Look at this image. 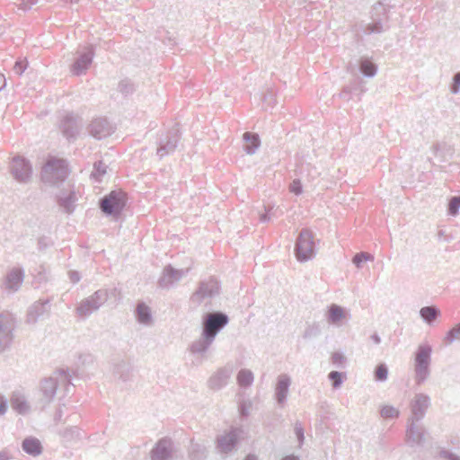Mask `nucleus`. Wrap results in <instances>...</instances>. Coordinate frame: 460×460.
Wrapping results in <instances>:
<instances>
[{"instance_id": "nucleus-22", "label": "nucleus", "mask_w": 460, "mask_h": 460, "mask_svg": "<svg viewBox=\"0 0 460 460\" xmlns=\"http://www.w3.org/2000/svg\"><path fill=\"white\" fill-rule=\"evenodd\" d=\"M88 130L91 136L97 139H102L110 136L113 128L107 119L98 118L91 122Z\"/></svg>"}, {"instance_id": "nucleus-28", "label": "nucleus", "mask_w": 460, "mask_h": 460, "mask_svg": "<svg viewBox=\"0 0 460 460\" xmlns=\"http://www.w3.org/2000/svg\"><path fill=\"white\" fill-rule=\"evenodd\" d=\"M11 407L19 414H26L30 410V405L24 397L19 392L13 393L10 399Z\"/></svg>"}, {"instance_id": "nucleus-47", "label": "nucleus", "mask_w": 460, "mask_h": 460, "mask_svg": "<svg viewBox=\"0 0 460 460\" xmlns=\"http://www.w3.org/2000/svg\"><path fill=\"white\" fill-rule=\"evenodd\" d=\"M119 90L125 95L133 93V84L128 80H122L119 84Z\"/></svg>"}, {"instance_id": "nucleus-4", "label": "nucleus", "mask_w": 460, "mask_h": 460, "mask_svg": "<svg viewBox=\"0 0 460 460\" xmlns=\"http://www.w3.org/2000/svg\"><path fill=\"white\" fill-rule=\"evenodd\" d=\"M432 347L420 344L414 353V382L421 385L430 376Z\"/></svg>"}, {"instance_id": "nucleus-14", "label": "nucleus", "mask_w": 460, "mask_h": 460, "mask_svg": "<svg viewBox=\"0 0 460 460\" xmlns=\"http://www.w3.org/2000/svg\"><path fill=\"white\" fill-rule=\"evenodd\" d=\"M24 277L25 273L22 268L14 267L11 269L4 279L2 288L8 294L16 293L21 288Z\"/></svg>"}, {"instance_id": "nucleus-52", "label": "nucleus", "mask_w": 460, "mask_h": 460, "mask_svg": "<svg viewBox=\"0 0 460 460\" xmlns=\"http://www.w3.org/2000/svg\"><path fill=\"white\" fill-rule=\"evenodd\" d=\"M273 207H265V213L261 214L260 216V220L261 222L262 223H266V222H269L270 220V217L273 214Z\"/></svg>"}, {"instance_id": "nucleus-51", "label": "nucleus", "mask_w": 460, "mask_h": 460, "mask_svg": "<svg viewBox=\"0 0 460 460\" xmlns=\"http://www.w3.org/2000/svg\"><path fill=\"white\" fill-rule=\"evenodd\" d=\"M294 429H295V434L297 438V440L299 441L300 444H302L305 439L304 428L302 427V425L299 422H296L295 424Z\"/></svg>"}, {"instance_id": "nucleus-46", "label": "nucleus", "mask_w": 460, "mask_h": 460, "mask_svg": "<svg viewBox=\"0 0 460 460\" xmlns=\"http://www.w3.org/2000/svg\"><path fill=\"white\" fill-rule=\"evenodd\" d=\"M332 363L336 366L337 367H343L344 364L346 362L345 356L339 351L333 352L332 354Z\"/></svg>"}, {"instance_id": "nucleus-37", "label": "nucleus", "mask_w": 460, "mask_h": 460, "mask_svg": "<svg viewBox=\"0 0 460 460\" xmlns=\"http://www.w3.org/2000/svg\"><path fill=\"white\" fill-rule=\"evenodd\" d=\"M189 453L192 460H200L206 456V447L203 444L191 440Z\"/></svg>"}, {"instance_id": "nucleus-32", "label": "nucleus", "mask_w": 460, "mask_h": 460, "mask_svg": "<svg viewBox=\"0 0 460 460\" xmlns=\"http://www.w3.org/2000/svg\"><path fill=\"white\" fill-rule=\"evenodd\" d=\"M135 315L138 323L149 325L152 323V314L150 308L144 303L139 302L135 310Z\"/></svg>"}, {"instance_id": "nucleus-55", "label": "nucleus", "mask_w": 460, "mask_h": 460, "mask_svg": "<svg viewBox=\"0 0 460 460\" xmlns=\"http://www.w3.org/2000/svg\"><path fill=\"white\" fill-rule=\"evenodd\" d=\"M319 333V328L318 326H310L305 331L304 337L309 338L313 335H317Z\"/></svg>"}, {"instance_id": "nucleus-11", "label": "nucleus", "mask_w": 460, "mask_h": 460, "mask_svg": "<svg viewBox=\"0 0 460 460\" xmlns=\"http://www.w3.org/2000/svg\"><path fill=\"white\" fill-rule=\"evenodd\" d=\"M431 405L430 397L423 393L415 394L410 402V410L411 416L409 420L420 421L426 415V412Z\"/></svg>"}, {"instance_id": "nucleus-36", "label": "nucleus", "mask_w": 460, "mask_h": 460, "mask_svg": "<svg viewBox=\"0 0 460 460\" xmlns=\"http://www.w3.org/2000/svg\"><path fill=\"white\" fill-rule=\"evenodd\" d=\"M254 380L253 373L246 368L241 369L237 374V383L242 387H249Z\"/></svg>"}, {"instance_id": "nucleus-6", "label": "nucleus", "mask_w": 460, "mask_h": 460, "mask_svg": "<svg viewBox=\"0 0 460 460\" xmlns=\"http://www.w3.org/2000/svg\"><path fill=\"white\" fill-rule=\"evenodd\" d=\"M127 194L122 190H112L99 200V208L107 217L118 218L127 204Z\"/></svg>"}, {"instance_id": "nucleus-31", "label": "nucleus", "mask_w": 460, "mask_h": 460, "mask_svg": "<svg viewBox=\"0 0 460 460\" xmlns=\"http://www.w3.org/2000/svg\"><path fill=\"white\" fill-rule=\"evenodd\" d=\"M243 139L245 142L243 150L246 152V154H255L261 145L259 135L256 133L245 132L243 135Z\"/></svg>"}, {"instance_id": "nucleus-40", "label": "nucleus", "mask_w": 460, "mask_h": 460, "mask_svg": "<svg viewBox=\"0 0 460 460\" xmlns=\"http://www.w3.org/2000/svg\"><path fill=\"white\" fill-rule=\"evenodd\" d=\"M388 376V367L385 363H379L374 371L375 380L377 382H384Z\"/></svg>"}, {"instance_id": "nucleus-48", "label": "nucleus", "mask_w": 460, "mask_h": 460, "mask_svg": "<svg viewBox=\"0 0 460 460\" xmlns=\"http://www.w3.org/2000/svg\"><path fill=\"white\" fill-rule=\"evenodd\" d=\"M289 190L295 195H300L303 192L302 182L299 179H295L289 185Z\"/></svg>"}, {"instance_id": "nucleus-62", "label": "nucleus", "mask_w": 460, "mask_h": 460, "mask_svg": "<svg viewBox=\"0 0 460 460\" xmlns=\"http://www.w3.org/2000/svg\"><path fill=\"white\" fill-rule=\"evenodd\" d=\"M61 416H62V411H61V410H58V411L56 412L55 420H60V419H61Z\"/></svg>"}, {"instance_id": "nucleus-13", "label": "nucleus", "mask_w": 460, "mask_h": 460, "mask_svg": "<svg viewBox=\"0 0 460 460\" xmlns=\"http://www.w3.org/2000/svg\"><path fill=\"white\" fill-rule=\"evenodd\" d=\"M94 53L95 48L93 44L85 46L71 66L72 74L77 76L84 74L93 63Z\"/></svg>"}, {"instance_id": "nucleus-1", "label": "nucleus", "mask_w": 460, "mask_h": 460, "mask_svg": "<svg viewBox=\"0 0 460 460\" xmlns=\"http://www.w3.org/2000/svg\"><path fill=\"white\" fill-rule=\"evenodd\" d=\"M228 315L221 311L206 313L201 319V334L192 341L189 350L192 355L203 357L214 342L217 335L228 324Z\"/></svg>"}, {"instance_id": "nucleus-41", "label": "nucleus", "mask_w": 460, "mask_h": 460, "mask_svg": "<svg viewBox=\"0 0 460 460\" xmlns=\"http://www.w3.org/2000/svg\"><path fill=\"white\" fill-rule=\"evenodd\" d=\"M460 208V195L453 196L450 198L447 206V213L452 217H456L459 213Z\"/></svg>"}, {"instance_id": "nucleus-9", "label": "nucleus", "mask_w": 460, "mask_h": 460, "mask_svg": "<svg viewBox=\"0 0 460 460\" xmlns=\"http://www.w3.org/2000/svg\"><path fill=\"white\" fill-rule=\"evenodd\" d=\"M220 291V284L215 278H209L201 280L199 283L197 290L192 294L190 299L193 303L200 305L205 299L212 298L218 295Z\"/></svg>"}, {"instance_id": "nucleus-18", "label": "nucleus", "mask_w": 460, "mask_h": 460, "mask_svg": "<svg viewBox=\"0 0 460 460\" xmlns=\"http://www.w3.org/2000/svg\"><path fill=\"white\" fill-rule=\"evenodd\" d=\"M419 421H407L406 442L409 446H420L425 441L427 434L426 429L422 425L417 424Z\"/></svg>"}, {"instance_id": "nucleus-56", "label": "nucleus", "mask_w": 460, "mask_h": 460, "mask_svg": "<svg viewBox=\"0 0 460 460\" xmlns=\"http://www.w3.org/2000/svg\"><path fill=\"white\" fill-rule=\"evenodd\" d=\"M68 274L70 281L74 284L77 283L81 279L80 273L76 270H70Z\"/></svg>"}, {"instance_id": "nucleus-21", "label": "nucleus", "mask_w": 460, "mask_h": 460, "mask_svg": "<svg viewBox=\"0 0 460 460\" xmlns=\"http://www.w3.org/2000/svg\"><path fill=\"white\" fill-rule=\"evenodd\" d=\"M238 442V429L232 428L229 432L217 438V447L221 453L232 451Z\"/></svg>"}, {"instance_id": "nucleus-20", "label": "nucleus", "mask_w": 460, "mask_h": 460, "mask_svg": "<svg viewBox=\"0 0 460 460\" xmlns=\"http://www.w3.org/2000/svg\"><path fill=\"white\" fill-rule=\"evenodd\" d=\"M172 456V441L171 438L159 439L150 452L151 460H169Z\"/></svg>"}, {"instance_id": "nucleus-44", "label": "nucleus", "mask_w": 460, "mask_h": 460, "mask_svg": "<svg viewBox=\"0 0 460 460\" xmlns=\"http://www.w3.org/2000/svg\"><path fill=\"white\" fill-rule=\"evenodd\" d=\"M438 456L443 460H460L458 455L446 448H440Z\"/></svg>"}, {"instance_id": "nucleus-17", "label": "nucleus", "mask_w": 460, "mask_h": 460, "mask_svg": "<svg viewBox=\"0 0 460 460\" xmlns=\"http://www.w3.org/2000/svg\"><path fill=\"white\" fill-rule=\"evenodd\" d=\"M50 300H38L34 302L27 311L26 322L30 324L36 323L49 314Z\"/></svg>"}, {"instance_id": "nucleus-33", "label": "nucleus", "mask_w": 460, "mask_h": 460, "mask_svg": "<svg viewBox=\"0 0 460 460\" xmlns=\"http://www.w3.org/2000/svg\"><path fill=\"white\" fill-rule=\"evenodd\" d=\"M114 375L123 382L129 380L132 373L130 363L121 360L114 366Z\"/></svg>"}, {"instance_id": "nucleus-5", "label": "nucleus", "mask_w": 460, "mask_h": 460, "mask_svg": "<svg viewBox=\"0 0 460 460\" xmlns=\"http://www.w3.org/2000/svg\"><path fill=\"white\" fill-rule=\"evenodd\" d=\"M294 252L300 262L312 260L316 254L314 234L309 228H303L295 243Z\"/></svg>"}, {"instance_id": "nucleus-34", "label": "nucleus", "mask_w": 460, "mask_h": 460, "mask_svg": "<svg viewBox=\"0 0 460 460\" xmlns=\"http://www.w3.org/2000/svg\"><path fill=\"white\" fill-rule=\"evenodd\" d=\"M456 341L460 342V322L450 328L442 340L445 346H450Z\"/></svg>"}, {"instance_id": "nucleus-15", "label": "nucleus", "mask_w": 460, "mask_h": 460, "mask_svg": "<svg viewBox=\"0 0 460 460\" xmlns=\"http://www.w3.org/2000/svg\"><path fill=\"white\" fill-rule=\"evenodd\" d=\"M13 322L8 313H0V352L5 350L13 341Z\"/></svg>"}, {"instance_id": "nucleus-19", "label": "nucleus", "mask_w": 460, "mask_h": 460, "mask_svg": "<svg viewBox=\"0 0 460 460\" xmlns=\"http://www.w3.org/2000/svg\"><path fill=\"white\" fill-rule=\"evenodd\" d=\"M388 4L382 1L376 3L371 10L372 24L366 29H384L388 27L387 21V8Z\"/></svg>"}, {"instance_id": "nucleus-43", "label": "nucleus", "mask_w": 460, "mask_h": 460, "mask_svg": "<svg viewBox=\"0 0 460 460\" xmlns=\"http://www.w3.org/2000/svg\"><path fill=\"white\" fill-rule=\"evenodd\" d=\"M374 257L373 255L367 253V252H358L356 253L352 259V262L355 264L357 268H361L362 263L367 261H373Z\"/></svg>"}, {"instance_id": "nucleus-12", "label": "nucleus", "mask_w": 460, "mask_h": 460, "mask_svg": "<svg viewBox=\"0 0 460 460\" xmlns=\"http://www.w3.org/2000/svg\"><path fill=\"white\" fill-rule=\"evenodd\" d=\"M10 172L17 181L26 183L31 177L32 167L24 157L15 156L10 164Z\"/></svg>"}, {"instance_id": "nucleus-42", "label": "nucleus", "mask_w": 460, "mask_h": 460, "mask_svg": "<svg viewBox=\"0 0 460 460\" xmlns=\"http://www.w3.org/2000/svg\"><path fill=\"white\" fill-rule=\"evenodd\" d=\"M399 414V410L390 405L384 406L380 411V415L384 419H395L398 418Z\"/></svg>"}, {"instance_id": "nucleus-49", "label": "nucleus", "mask_w": 460, "mask_h": 460, "mask_svg": "<svg viewBox=\"0 0 460 460\" xmlns=\"http://www.w3.org/2000/svg\"><path fill=\"white\" fill-rule=\"evenodd\" d=\"M39 3V0H20L18 8L23 12L31 10L35 4Z\"/></svg>"}, {"instance_id": "nucleus-8", "label": "nucleus", "mask_w": 460, "mask_h": 460, "mask_svg": "<svg viewBox=\"0 0 460 460\" xmlns=\"http://www.w3.org/2000/svg\"><path fill=\"white\" fill-rule=\"evenodd\" d=\"M181 133L179 125L175 124L171 129L168 130L164 137H160L156 154L160 158L172 155L175 152Z\"/></svg>"}, {"instance_id": "nucleus-2", "label": "nucleus", "mask_w": 460, "mask_h": 460, "mask_svg": "<svg viewBox=\"0 0 460 460\" xmlns=\"http://www.w3.org/2000/svg\"><path fill=\"white\" fill-rule=\"evenodd\" d=\"M72 375L68 368H58L55 371L54 376L44 378L40 382V391L43 394V399L47 403H49L55 397L58 385H64L66 393L68 394L71 383Z\"/></svg>"}, {"instance_id": "nucleus-3", "label": "nucleus", "mask_w": 460, "mask_h": 460, "mask_svg": "<svg viewBox=\"0 0 460 460\" xmlns=\"http://www.w3.org/2000/svg\"><path fill=\"white\" fill-rule=\"evenodd\" d=\"M67 164L64 159L49 157L41 170V181L50 186H58L68 176Z\"/></svg>"}, {"instance_id": "nucleus-16", "label": "nucleus", "mask_w": 460, "mask_h": 460, "mask_svg": "<svg viewBox=\"0 0 460 460\" xmlns=\"http://www.w3.org/2000/svg\"><path fill=\"white\" fill-rule=\"evenodd\" d=\"M190 271V268L177 270L172 265H166L162 276L158 280V285L162 288H170L174 283L180 281Z\"/></svg>"}, {"instance_id": "nucleus-64", "label": "nucleus", "mask_w": 460, "mask_h": 460, "mask_svg": "<svg viewBox=\"0 0 460 460\" xmlns=\"http://www.w3.org/2000/svg\"><path fill=\"white\" fill-rule=\"evenodd\" d=\"M0 460H8V458L4 454L0 453Z\"/></svg>"}, {"instance_id": "nucleus-27", "label": "nucleus", "mask_w": 460, "mask_h": 460, "mask_svg": "<svg viewBox=\"0 0 460 460\" xmlns=\"http://www.w3.org/2000/svg\"><path fill=\"white\" fill-rule=\"evenodd\" d=\"M358 66L359 72L366 77H374L377 72V65L368 57H360Z\"/></svg>"}, {"instance_id": "nucleus-63", "label": "nucleus", "mask_w": 460, "mask_h": 460, "mask_svg": "<svg viewBox=\"0 0 460 460\" xmlns=\"http://www.w3.org/2000/svg\"><path fill=\"white\" fill-rule=\"evenodd\" d=\"M244 460H257V457L254 455H248Z\"/></svg>"}, {"instance_id": "nucleus-39", "label": "nucleus", "mask_w": 460, "mask_h": 460, "mask_svg": "<svg viewBox=\"0 0 460 460\" xmlns=\"http://www.w3.org/2000/svg\"><path fill=\"white\" fill-rule=\"evenodd\" d=\"M328 378L332 382V385L334 389L341 387L344 379L346 378L345 373L339 371H331L328 374Z\"/></svg>"}, {"instance_id": "nucleus-10", "label": "nucleus", "mask_w": 460, "mask_h": 460, "mask_svg": "<svg viewBox=\"0 0 460 460\" xmlns=\"http://www.w3.org/2000/svg\"><path fill=\"white\" fill-rule=\"evenodd\" d=\"M82 127V119L73 113H66L59 121V129L69 142H74L77 138Z\"/></svg>"}, {"instance_id": "nucleus-35", "label": "nucleus", "mask_w": 460, "mask_h": 460, "mask_svg": "<svg viewBox=\"0 0 460 460\" xmlns=\"http://www.w3.org/2000/svg\"><path fill=\"white\" fill-rule=\"evenodd\" d=\"M356 91H359V94H361L365 91L363 86L361 85V83L358 79L354 80V82L349 85L344 86L340 93V96L342 99L349 101L351 98L352 93Z\"/></svg>"}, {"instance_id": "nucleus-26", "label": "nucleus", "mask_w": 460, "mask_h": 460, "mask_svg": "<svg viewBox=\"0 0 460 460\" xmlns=\"http://www.w3.org/2000/svg\"><path fill=\"white\" fill-rule=\"evenodd\" d=\"M347 313L343 307L339 305L332 304L328 306L326 318L329 323L340 325V322L346 318Z\"/></svg>"}, {"instance_id": "nucleus-23", "label": "nucleus", "mask_w": 460, "mask_h": 460, "mask_svg": "<svg viewBox=\"0 0 460 460\" xmlns=\"http://www.w3.org/2000/svg\"><path fill=\"white\" fill-rule=\"evenodd\" d=\"M232 375V369L227 367L219 368L208 381L210 389L217 391L225 387Z\"/></svg>"}, {"instance_id": "nucleus-58", "label": "nucleus", "mask_w": 460, "mask_h": 460, "mask_svg": "<svg viewBox=\"0 0 460 460\" xmlns=\"http://www.w3.org/2000/svg\"><path fill=\"white\" fill-rule=\"evenodd\" d=\"M239 412L240 415L243 418L247 417L249 415V408L246 405L245 402H242L239 406Z\"/></svg>"}, {"instance_id": "nucleus-60", "label": "nucleus", "mask_w": 460, "mask_h": 460, "mask_svg": "<svg viewBox=\"0 0 460 460\" xmlns=\"http://www.w3.org/2000/svg\"><path fill=\"white\" fill-rule=\"evenodd\" d=\"M6 80L3 74H0V91L5 86Z\"/></svg>"}, {"instance_id": "nucleus-24", "label": "nucleus", "mask_w": 460, "mask_h": 460, "mask_svg": "<svg viewBox=\"0 0 460 460\" xmlns=\"http://www.w3.org/2000/svg\"><path fill=\"white\" fill-rule=\"evenodd\" d=\"M291 378L287 374H281L278 376L275 387V398L279 405L282 406L287 400Z\"/></svg>"}, {"instance_id": "nucleus-29", "label": "nucleus", "mask_w": 460, "mask_h": 460, "mask_svg": "<svg viewBox=\"0 0 460 460\" xmlns=\"http://www.w3.org/2000/svg\"><path fill=\"white\" fill-rule=\"evenodd\" d=\"M420 316L424 323L432 325L441 316V311L436 305H427L420 309Z\"/></svg>"}, {"instance_id": "nucleus-61", "label": "nucleus", "mask_w": 460, "mask_h": 460, "mask_svg": "<svg viewBox=\"0 0 460 460\" xmlns=\"http://www.w3.org/2000/svg\"><path fill=\"white\" fill-rule=\"evenodd\" d=\"M281 460H299V458L294 455H290L283 457Z\"/></svg>"}, {"instance_id": "nucleus-25", "label": "nucleus", "mask_w": 460, "mask_h": 460, "mask_svg": "<svg viewBox=\"0 0 460 460\" xmlns=\"http://www.w3.org/2000/svg\"><path fill=\"white\" fill-rule=\"evenodd\" d=\"M22 450L32 456H38L42 453V445L35 437H27L22 442Z\"/></svg>"}, {"instance_id": "nucleus-38", "label": "nucleus", "mask_w": 460, "mask_h": 460, "mask_svg": "<svg viewBox=\"0 0 460 460\" xmlns=\"http://www.w3.org/2000/svg\"><path fill=\"white\" fill-rule=\"evenodd\" d=\"M107 165L102 161H97L93 164V171L92 172V177L97 181H101L102 176L106 173Z\"/></svg>"}, {"instance_id": "nucleus-59", "label": "nucleus", "mask_w": 460, "mask_h": 460, "mask_svg": "<svg viewBox=\"0 0 460 460\" xmlns=\"http://www.w3.org/2000/svg\"><path fill=\"white\" fill-rule=\"evenodd\" d=\"M370 338L375 344L378 345L381 343V338L376 332L373 333Z\"/></svg>"}, {"instance_id": "nucleus-45", "label": "nucleus", "mask_w": 460, "mask_h": 460, "mask_svg": "<svg viewBox=\"0 0 460 460\" xmlns=\"http://www.w3.org/2000/svg\"><path fill=\"white\" fill-rule=\"evenodd\" d=\"M28 67L27 59H19L15 62L13 71L17 75H22Z\"/></svg>"}, {"instance_id": "nucleus-54", "label": "nucleus", "mask_w": 460, "mask_h": 460, "mask_svg": "<svg viewBox=\"0 0 460 460\" xmlns=\"http://www.w3.org/2000/svg\"><path fill=\"white\" fill-rule=\"evenodd\" d=\"M274 96V92L272 90L268 91V93L263 95V102L273 106L275 104Z\"/></svg>"}, {"instance_id": "nucleus-53", "label": "nucleus", "mask_w": 460, "mask_h": 460, "mask_svg": "<svg viewBox=\"0 0 460 460\" xmlns=\"http://www.w3.org/2000/svg\"><path fill=\"white\" fill-rule=\"evenodd\" d=\"M50 245L51 241L48 237L42 236L38 240V247L40 250H44Z\"/></svg>"}, {"instance_id": "nucleus-50", "label": "nucleus", "mask_w": 460, "mask_h": 460, "mask_svg": "<svg viewBox=\"0 0 460 460\" xmlns=\"http://www.w3.org/2000/svg\"><path fill=\"white\" fill-rule=\"evenodd\" d=\"M460 88V72L456 73L453 75V83L450 86V90L452 93H457Z\"/></svg>"}, {"instance_id": "nucleus-7", "label": "nucleus", "mask_w": 460, "mask_h": 460, "mask_svg": "<svg viewBox=\"0 0 460 460\" xmlns=\"http://www.w3.org/2000/svg\"><path fill=\"white\" fill-rule=\"evenodd\" d=\"M108 291L99 289L92 296L81 301L76 307V314L81 317H87L94 311H97L108 299Z\"/></svg>"}, {"instance_id": "nucleus-30", "label": "nucleus", "mask_w": 460, "mask_h": 460, "mask_svg": "<svg viewBox=\"0 0 460 460\" xmlns=\"http://www.w3.org/2000/svg\"><path fill=\"white\" fill-rule=\"evenodd\" d=\"M76 201L75 192L70 190L68 194L57 195V202L60 208L67 214H71L75 210V202Z\"/></svg>"}, {"instance_id": "nucleus-57", "label": "nucleus", "mask_w": 460, "mask_h": 460, "mask_svg": "<svg viewBox=\"0 0 460 460\" xmlns=\"http://www.w3.org/2000/svg\"><path fill=\"white\" fill-rule=\"evenodd\" d=\"M7 411V401L3 395H0V415H4Z\"/></svg>"}]
</instances>
